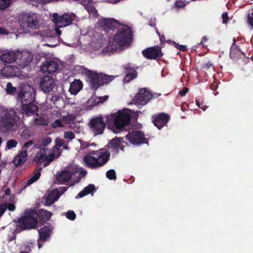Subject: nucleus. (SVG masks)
Instances as JSON below:
<instances>
[{
  "mask_svg": "<svg viewBox=\"0 0 253 253\" xmlns=\"http://www.w3.org/2000/svg\"><path fill=\"white\" fill-rule=\"evenodd\" d=\"M175 4L177 7H183L185 6V4L181 1H176Z\"/></svg>",
  "mask_w": 253,
  "mask_h": 253,
  "instance_id": "nucleus-56",
  "label": "nucleus"
},
{
  "mask_svg": "<svg viewBox=\"0 0 253 253\" xmlns=\"http://www.w3.org/2000/svg\"><path fill=\"white\" fill-rule=\"evenodd\" d=\"M59 197L57 193L55 192H50L46 198L45 205L50 206L55 201L58 200Z\"/></svg>",
  "mask_w": 253,
  "mask_h": 253,
  "instance_id": "nucleus-34",
  "label": "nucleus"
},
{
  "mask_svg": "<svg viewBox=\"0 0 253 253\" xmlns=\"http://www.w3.org/2000/svg\"><path fill=\"white\" fill-rule=\"evenodd\" d=\"M20 122L17 109L3 108L0 113V131L7 133L15 129Z\"/></svg>",
  "mask_w": 253,
  "mask_h": 253,
  "instance_id": "nucleus-3",
  "label": "nucleus"
},
{
  "mask_svg": "<svg viewBox=\"0 0 253 253\" xmlns=\"http://www.w3.org/2000/svg\"><path fill=\"white\" fill-rule=\"evenodd\" d=\"M153 123L159 129L166 126L170 120V116L168 114L160 113L152 116Z\"/></svg>",
  "mask_w": 253,
  "mask_h": 253,
  "instance_id": "nucleus-10",
  "label": "nucleus"
},
{
  "mask_svg": "<svg viewBox=\"0 0 253 253\" xmlns=\"http://www.w3.org/2000/svg\"><path fill=\"white\" fill-rule=\"evenodd\" d=\"M152 94L145 88H141L133 99L136 105H145L152 97Z\"/></svg>",
  "mask_w": 253,
  "mask_h": 253,
  "instance_id": "nucleus-9",
  "label": "nucleus"
},
{
  "mask_svg": "<svg viewBox=\"0 0 253 253\" xmlns=\"http://www.w3.org/2000/svg\"><path fill=\"white\" fill-rule=\"evenodd\" d=\"M55 154L54 153H52L51 154H49V151L48 150V154L47 155V158L45 160V162L43 164L44 167H46L49 165L54 159Z\"/></svg>",
  "mask_w": 253,
  "mask_h": 253,
  "instance_id": "nucleus-38",
  "label": "nucleus"
},
{
  "mask_svg": "<svg viewBox=\"0 0 253 253\" xmlns=\"http://www.w3.org/2000/svg\"><path fill=\"white\" fill-rule=\"evenodd\" d=\"M87 3L84 2L82 4L84 5L85 9L87 11L89 14H92L93 16L96 17L98 16V11L95 9L91 3L90 0H86Z\"/></svg>",
  "mask_w": 253,
  "mask_h": 253,
  "instance_id": "nucleus-31",
  "label": "nucleus"
},
{
  "mask_svg": "<svg viewBox=\"0 0 253 253\" xmlns=\"http://www.w3.org/2000/svg\"><path fill=\"white\" fill-rule=\"evenodd\" d=\"M63 137L65 139H68L70 140H72L75 138V135L72 131H67L64 132Z\"/></svg>",
  "mask_w": 253,
  "mask_h": 253,
  "instance_id": "nucleus-43",
  "label": "nucleus"
},
{
  "mask_svg": "<svg viewBox=\"0 0 253 253\" xmlns=\"http://www.w3.org/2000/svg\"><path fill=\"white\" fill-rule=\"evenodd\" d=\"M17 59V53L14 51H8L0 55V60L5 63L14 62Z\"/></svg>",
  "mask_w": 253,
  "mask_h": 253,
  "instance_id": "nucleus-26",
  "label": "nucleus"
},
{
  "mask_svg": "<svg viewBox=\"0 0 253 253\" xmlns=\"http://www.w3.org/2000/svg\"><path fill=\"white\" fill-rule=\"evenodd\" d=\"M18 64L22 68L27 67L30 65L33 59V54L27 51L18 52L17 53V59Z\"/></svg>",
  "mask_w": 253,
  "mask_h": 253,
  "instance_id": "nucleus-16",
  "label": "nucleus"
},
{
  "mask_svg": "<svg viewBox=\"0 0 253 253\" xmlns=\"http://www.w3.org/2000/svg\"><path fill=\"white\" fill-rule=\"evenodd\" d=\"M40 86L44 92H49L52 91L54 87V79L48 76H44L42 78Z\"/></svg>",
  "mask_w": 253,
  "mask_h": 253,
  "instance_id": "nucleus-18",
  "label": "nucleus"
},
{
  "mask_svg": "<svg viewBox=\"0 0 253 253\" xmlns=\"http://www.w3.org/2000/svg\"><path fill=\"white\" fill-rule=\"evenodd\" d=\"M66 216L68 219L74 220L76 217V215L74 211H69L66 212Z\"/></svg>",
  "mask_w": 253,
  "mask_h": 253,
  "instance_id": "nucleus-44",
  "label": "nucleus"
},
{
  "mask_svg": "<svg viewBox=\"0 0 253 253\" xmlns=\"http://www.w3.org/2000/svg\"><path fill=\"white\" fill-rule=\"evenodd\" d=\"M21 74V69L16 66H5L1 70V75L6 78L18 77Z\"/></svg>",
  "mask_w": 253,
  "mask_h": 253,
  "instance_id": "nucleus-15",
  "label": "nucleus"
},
{
  "mask_svg": "<svg viewBox=\"0 0 253 253\" xmlns=\"http://www.w3.org/2000/svg\"><path fill=\"white\" fill-rule=\"evenodd\" d=\"M196 103L198 107L202 109L203 111H205L207 109V107L205 105H203V104H201L199 101L196 100Z\"/></svg>",
  "mask_w": 253,
  "mask_h": 253,
  "instance_id": "nucleus-51",
  "label": "nucleus"
},
{
  "mask_svg": "<svg viewBox=\"0 0 253 253\" xmlns=\"http://www.w3.org/2000/svg\"><path fill=\"white\" fill-rule=\"evenodd\" d=\"M33 144V141L31 140L26 142L23 146V147L26 149H28L30 146Z\"/></svg>",
  "mask_w": 253,
  "mask_h": 253,
  "instance_id": "nucleus-52",
  "label": "nucleus"
},
{
  "mask_svg": "<svg viewBox=\"0 0 253 253\" xmlns=\"http://www.w3.org/2000/svg\"><path fill=\"white\" fill-rule=\"evenodd\" d=\"M18 21L21 27L29 31H36L40 27L37 15L34 12H22L18 16Z\"/></svg>",
  "mask_w": 253,
  "mask_h": 253,
  "instance_id": "nucleus-6",
  "label": "nucleus"
},
{
  "mask_svg": "<svg viewBox=\"0 0 253 253\" xmlns=\"http://www.w3.org/2000/svg\"><path fill=\"white\" fill-rule=\"evenodd\" d=\"M28 155L27 150H22L14 158L12 163L16 167L23 164L27 159Z\"/></svg>",
  "mask_w": 253,
  "mask_h": 253,
  "instance_id": "nucleus-22",
  "label": "nucleus"
},
{
  "mask_svg": "<svg viewBox=\"0 0 253 253\" xmlns=\"http://www.w3.org/2000/svg\"><path fill=\"white\" fill-rule=\"evenodd\" d=\"M123 139V138L116 137L109 143L108 147L106 146L103 148L98 150L90 151L89 154L83 158V161L86 166L91 169H96L104 166L110 158V153L108 148L118 149Z\"/></svg>",
  "mask_w": 253,
  "mask_h": 253,
  "instance_id": "nucleus-1",
  "label": "nucleus"
},
{
  "mask_svg": "<svg viewBox=\"0 0 253 253\" xmlns=\"http://www.w3.org/2000/svg\"><path fill=\"white\" fill-rule=\"evenodd\" d=\"M77 171V170L72 171L67 169L63 170L57 175L56 179L60 183L69 181L71 179L72 175Z\"/></svg>",
  "mask_w": 253,
  "mask_h": 253,
  "instance_id": "nucleus-23",
  "label": "nucleus"
},
{
  "mask_svg": "<svg viewBox=\"0 0 253 253\" xmlns=\"http://www.w3.org/2000/svg\"><path fill=\"white\" fill-rule=\"evenodd\" d=\"M157 33L158 34L160 37V40L161 42H163L165 40V37L164 35H160V33L158 32V31H157Z\"/></svg>",
  "mask_w": 253,
  "mask_h": 253,
  "instance_id": "nucleus-61",
  "label": "nucleus"
},
{
  "mask_svg": "<svg viewBox=\"0 0 253 253\" xmlns=\"http://www.w3.org/2000/svg\"><path fill=\"white\" fill-rule=\"evenodd\" d=\"M53 127L55 128L56 127H63V124L60 120H56L55 122L52 124Z\"/></svg>",
  "mask_w": 253,
  "mask_h": 253,
  "instance_id": "nucleus-48",
  "label": "nucleus"
},
{
  "mask_svg": "<svg viewBox=\"0 0 253 253\" xmlns=\"http://www.w3.org/2000/svg\"><path fill=\"white\" fill-rule=\"evenodd\" d=\"M8 34V31L5 28L0 27V35H7Z\"/></svg>",
  "mask_w": 253,
  "mask_h": 253,
  "instance_id": "nucleus-57",
  "label": "nucleus"
},
{
  "mask_svg": "<svg viewBox=\"0 0 253 253\" xmlns=\"http://www.w3.org/2000/svg\"><path fill=\"white\" fill-rule=\"evenodd\" d=\"M48 154V149H41L37 152L34 157L33 161L38 164H41L44 162L47 158V155Z\"/></svg>",
  "mask_w": 253,
  "mask_h": 253,
  "instance_id": "nucleus-25",
  "label": "nucleus"
},
{
  "mask_svg": "<svg viewBox=\"0 0 253 253\" xmlns=\"http://www.w3.org/2000/svg\"><path fill=\"white\" fill-rule=\"evenodd\" d=\"M106 123L104 122L102 117L93 118L89 122L90 129L95 135L103 133L106 127Z\"/></svg>",
  "mask_w": 253,
  "mask_h": 253,
  "instance_id": "nucleus-8",
  "label": "nucleus"
},
{
  "mask_svg": "<svg viewBox=\"0 0 253 253\" xmlns=\"http://www.w3.org/2000/svg\"><path fill=\"white\" fill-rule=\"evenodd\" d=\"M173 45H174V46L176 48H177V49H178L180 51L185 52L187 50V47L186 46V45H180L178 43H177L176 42H173Z\"/></svg>",
  "mask_w": 253,
  "mask_h": 253,
  "instance_id": "nucleus-45",
  "label": "nucleus"
},
{
  "mask_svg": "<svg viewBox=\"0 0 253 253\" xmlns=\"http://www.w3.org/2000/svg\"><path fill=\"white\" fill-rule=\"evenodd\" d=\"M99 27L106 31L114 30L119 26V22L114 19L103 18L98 21Z\"/></svg>",
  "mask_w": 253,
  "mask_h": 253,
  "instance_id": "nucleus-17",
  "label": "nucleus"
},
{
  "mask_svg": "<svg viewBox=\"0 0 253 253\" xmlns=\"http://www.w3.org/2000/svg\"><path fill=\"white\" fill-rule=\"evenodd\" d=\"M17 145V142L16 140L11 139L7 141L6 143V147L8 149H11L13 148L16 147Z\"/></svg>",
  "mask_w": 253,
  "mask_h": 253,
  "instance_id": "nucleus-42",
  "label": "nucleus"
},
{
  "mask_svg": "<svg viewBox=\"0 0 253 253\" xmlns=\"http://www.w3.org/2000/svg\"><path fill=\"white\" fill-rule=\"evenodd\" d=\"M42 241L41 240H39V238L38 240V248L40 249L42 246V244L41 243Z\"/></svg>",
  "mask_w": 253,
  "mask_h": 253,
  "instance_id": "nucleus-64",
  "label": "nucleus"
},
{
  "mask_svg": "<svg viewBox=\"0 0 253 253\" xmlns=\"http://www.w3.org/2000/svg\"><path fill=\"white\" fill-rule=\"evenodd\" d=\"M21 104L33 103L35 99L36 92L33 88H30L28 91L22 89L17 95Z\"/></svg>",
  "mask_w": 253,
  "mask_h": 253,
  "instance_id": "nucleus-14",
  "label": "nucleus"
},
{
  "mask_svg": "<svg viewBox=\"0 0 253 253\" xmlns=\"http://www.w3.org/2000/svg\"><path fill=\"white\" fill-rule=\"evenodd\" d=\"M53 230V227L49 224L47 226H44L40 229L38 230L39 234V240L42 242L47 241V239L50 236Z\"/></svg>",
  "mask_w": 253,
  "mask_h": 253,
  "instance_id": "nucleus-20",
  "label": "nucleus"
},
{
  "mask_svg": "<svg viewBox=\"0 0 253 253\" xmlns=\"http://www.w3.org/2000/svg\"><path fill=\"white\" fill-rule=\"evenodd\" d=\"M6 91L7 94L13 95L16 91V88L13 86L11 83H8L6 87Z\"/></svg>",
  "mask_w": 253,
  "mask_h": 253,
  "instance_id": "nucleus-37",
  "label": "nucleus"
},
{
  "mask_svg": "<svg viewBox=\"0 0 253 253\" xmlns=\"http://www.w3.org/2000/svg\"><path fill=\"white\" fill-rule=\"evenodd\" d=\"M95 187L93 184H90L84 188L76 196V198H82L88 194L91 193L95 190Z\"/></svg>",
  "mask_w": 253,
  "mask_h": 253,
  "instance_id": "nucleus-30",
  "label": "nucleus"
},
{
  "mask_svg": "<svg viewBox=\"0 0 253 253\" xmlns=\"http://www.w3.org/2000/svg\"><path fill=\"white\" fill-rule=\"evenodd\" d=\"M6 207L7 206H6V203H4L0 205V217L5 211Z\"/></svg>",
  "mask_w": 253,
  "mask_h": 253,
  "instance_id": "nucleus-47",
  "label": "nucleus"
},
{
  "mask_svg": "<svg viewBox=\"0 0 253 253\" xmlns=\"http://www.w3.org/2000/svg\"><path fill=\"white\" fill-rule=\"evenodd\" d=\"M123 67L126 73V75L123 80L124 83H128L137 77V72L136 70L133 67H132L130 64L127 63L124 65Z\"/></svg>",
  "mask_w": 253,
  "mask_h": 253,
  "instance_id": "nucleus-19",
  "label": "nucleus"
},
{
  "mask_svg": "<svg viewBox=\"0 0 253 253\" xmlns=\"http://www.w3.org/2000/svg\"><path fill=\"white\" fill-rule=\"evenodd\" d=\"M188 91L189 88L188 87H185L179 92V94L181 97L184 96L188 93Z\"/></svg>",
  "mask_w": 253,
  "mask_h": 253,
  "instance_id": "nucleus-49",
  "label": "nucleus"
},
{
  "mask_svg": "<svg viewBox=\"0 0 253 253\" xmlns=\"http://www.w3.org/2000/svg\"><path fill=\"white\" fill-rule=\"evenodd\" d=\"M41 170L42 168H40V169H36L34 170L33 173V175L27 181V185H30L33 184L40 178L41 175L40 171Z\"/></svg>",
  "mask_w": 253,
  "mask_h": 253,
  "instance_id": "nucleus-33",
  "label": "nucleus"
},
{
  "mask_svg": "<svg viewBox=\"0 0 253 253\" xmlns=\"http://www.w3.org/2000/svg\"><path fill=\"white\" fill-rule=\"evenodd\" d=\"M51 142V138H47L43 141L42 145L44 146H46L48 145L49 143H50Z\"/></svg>",
  "mask_w": 253,
  "mask_h": 253,
  "instance_id": "nucleus-55",
  "label": "nucleus"
},
{
  "mask_svg": "<svg viewBox=\"0 0 253 253\" xmlns=\"http://www.w3.org/2000/svg\"><path fill=\"white\" fill-rule=\"evenodd\" d=\"M10 192H11V190H10V188H6L5 190V195H8V196L10 194Z\"/></svg>",
  "mask_w": 253,
  "mask_h": 253,
  "instance_id": "nucleus-62",
  "label": "nucleus"
},
{
  "mask_svg": "<svg viewBox=\"0 0 253 253\" xmlns=\"http://www.w3.org/2000/svg\"><path fill=\"white\" fill-rule=\"evenodd\" d=\"M142 54L144 57L150 60L156 59L163 55L161 48L159 46L148 47L142 51Z\"/></svg>",
  "mask_w": 253,
  "mask_h": 253,
  "instance_id": "nucleus-11",
  "label": "nucleus"
},
{
  "mask_svg": "<svg viewBox=\"0 0 253 253\" xmlns=\"http://www.w3.org/2000/svg\"><path fill=\"white\" fill-rule=\"evenodd\" d=\"M222 18L223 20V23H226L229 19L227 13H222Z\"/></svg>",
  "mask_w": 253,
  "mask_h": 253,
  "instance_id": "nucleus-53",
  "label": "nucleus"
},
{
  "mask_svg": "<svg viewBox=\"0 0 253 253\" xmlns=\"http://www.w3.org/2000/svg\"><path fill=\"white\" fill-rule=\"evenodd\" d=\"M52 149L54 151H58V156H60L61 155V152H59V150H60V148H58V147H56V144H55V146L53 147Z\"/></svg>",
  "mask_w": 253,
  "mask_h": 253,
  "instance_id": "nucleus-60",
  "label": "nucleus"
},
{
  "mask_svg": "<svg viewBox=\"0 0 253 253\" xmlns=\"http://www.w3.org/2000/svg\"><path fill=\"white\" fill-rule=\"evenodd\" d=\"M108 98V96H104L103 97H99V102H101V103H103L104 102H105V101H106Z\"/></svg>",
  "mask_w": 253,
  "mask_h": 253,
  "instance_id": "nucleus-59",
  "label": "nucleus"
},
{
  "mask_svg": "<svg viewBox=\"0 0 253 253\" xmlns=\"http://www.w3.org/2000/svg\"><path fill=\"white\" fill-rule=\"evenodd\" d=\"M125 137L130 143L134 145H140L148 142L144 133L139 130L130 131Z\"/></svg>",
  "mask_w": 253,
  "mask_h": 253,
  "instance_id": "nucleus-7",
  "label": "nucleus"
},
{
  "mask_svg": "<svg viewBox=\"0 0 253 253\" xmlns=\"http://www.w3.org/2000/svg\"><path fill=\"white\" fill-rule=\"evenodd\" d=\"M131 117L126 110H119L116 113L107 116V125H112L117 130L122 131L126 126L129 125Z\"/></svg>",
  "mask_w": 253,
  "mask_h": 253,
  "instance_id": "nucleus-4",
  "label": "nucleus"
},
{
  "mask_svg": "<svg viewBox=\"0 0 253 253\" xmlns=\"http://www.w3.org/2000/svg\"><path fill=\"white\" fill-rule=\"evenodd\" d=\"M59 65L57 62L53 61H49L41 66V70L42 72H47L51 74L56 71Z\"/></svg>",
  "mask_w": 253,
  "mask_h": 253,
  "instance_id": "nucleus-27",
  "label": "nucleus"
},
{
  "mask_svg": "<svg viewBox=\"0 0 253 253\" xmlns=\"http://www.w3.org/2000/svg\"><path fill=\"white\" fill-rule=\"evenodd\" d=\"M247 23L252 29H253V8L247 15Z\"/></svg>",
  "mask_w": 253,
  "mask_h": 253,
  "instance_id": "nucleus-40",
  "label": "nucleus"
},
{
  "mask_svg": "<svg viewBox=\"0 0 253 253\" xmlns=\"http://www.w3.org/2000/svg\"><path fill=\"white\" fill-rule=\"evenodd\" d=\"M86 76L87 77L86 81L91 89L96 90L100 86L99 73L95 71L89 70L86 72Z\"/></svg>",
  "mask_w": 253,
  "mask_h": 253,
  "instance_id": "nucleus-12",
  "label": "nucleus"
},
{
  "mask_svg": "<svg viewBox=\"0 0 253 253\" xmlns=\"http://www.w3.org/2000/svg\"><path fill=\"white\" fill-rule=\"evenodd\" d=\"M38 220L37 214L35 211L29 210L25 211L23 215L18 219L17 224L16 231L20 232L23 230H30L35 228Z\"/></svg>",
  "mask_w": 253,
  "mask_h": 253,
  "instance_id": "nucleus-5",
  "label": "nucleus"
},
{
  "mask_svg": "<svg viewBox=\"0 0 253 253\" xmlns=\"http://www.w3.org/2000/svg\"><path fill=\"white\" fill-rule=\"evenodd\" d=\"M115 29L117 31L114 35L113 43L111 44L109 42L104 49L107 53L116 51L132 42V32L128 26L119 23V26Z\"/></svg>",
  "mask_w": 253,
  "mask_h": 253,
  "instance_id": "nucleus-2",
  "label": "nucleus"
},
{
  "mask_svg": "<svg viewBox=\"0 0 253 253\" xmlns=\"http://www.w3.org/2000/svg\"><path fill=\"white\" fill-rule=\"evenodd\" d=\"M21 111L23 114L30 115L37 112L38 108L34 103H22Z\"/></svg>",
  "mask_w": 253,
  "mask_h": 253,
  "instance_id": "nucleus-24",
  "label": "nucleus"
},
{
  "mask_svg": "<svg viewBox=\"0 0 253 253\" xmlns=\"http://www.w3.org/2000/svg\"><path fill=\"white\" fill-rule=\"evenodd\" d=\"M6 206H7L6 209H8L10 211H14L15 209V206L13 203H6Z\"/></svg>",
  "mask_w": 253,
  "mask_h": 253,
  "instance_id": "nucleus-50",
  "label": "nucleus"
},
{
  "mask_svg": "<svg viewBox=\"0 0 253 253\" xmlns=\"http://www.w3.org/2000/svg\"><path fill=\"white\" fill-rule=\"evenodd\" d=\"M36 211L37 214L38 223L41 225H43L46 221L49 220L52 214L51 212L42 209Z\"/></svg>",
  "mask_w": 253,
  "mask_h": 253,
  "instance_id": "nucleus-21",
  "label": "nucleus"
},
{
  "mask_svg": "<svg viewBox=\"0 0 253 253\" xmlns=\"http://www.w3.org/2000/svg\"><path fill=\"white\" fill-rule=\"evenodd\" d=\"M83 83L80 80H75L71 83L69 91L71 94H77L82 88Z\"/></svg>",
  "mask_w": 253,
  "mask_h": 253,
  "instance_id": "nucleus-29",
  "label": "nucleus"
},
{
  "mask_svg": "<svg viewBox=\"0 0 253 253\" xmlns=\"http://www.w3.org/2000/svg\"><path fill=\"white\" fill-rule=\"evenodd\" d=\"M230 56L232 59L236 58H242V56L246 57L245 54L242 52L238 46L235 43H232L230 47Z\"/></svg>",
  "mask_w": 253,
  "mask_h": 253,
  "instance_id": "nucleus-28",
  "label": "nucleus"
},
{
  "mask_svg": "<svg viewBox=\"0 0 253 253\" xmlns=\"http://www.w3.org/2000/svg\"><path fill=\"white\" fill-rule=\"evenodd\" d=\"M34 123L39 126H46L48 123V121L44 117H40L34 121Z\"/></svg>",
  "mask_w": 253,
  "mask_h": 253,
  "instance_id": "nucleus-36",
  "label": "nucleus"
},
{
  "mask_svg": "<svg viewBox=\"0 0 253 253\" xmlns=\"http://www.w3.org/2000/svg\"><path fill=\"white\" fill-rule=\"evenodd\" d=\"M211 63L210 62H208L207 63L204 64L202 67L203 69H208L211 67Z\"/></svg>",
  "mask_w": 253,
  "mask_h": 253,
  "instance_id": "nucleus-58",
  "label": "nucleus"
},
{
  "mask_svg": "<svg viewBox=\"0 0 253 253\" xmlns=\"http://www.w3.org/2000/svg\"><path fill=\"white\" fill-rule=\"evenodd\" d=\"M32 249H33V244H30L26 247L25 250L21 251L20 253H30Z\"/></svg>",
  "mask_w": 253,
  "mask_h": 253,
  "instance_id": "nucleus-46",
  "label": "nucleus"
},
{
  "mask_svg": "<svg viewBox=\"0 0 253 253\" xmlns=\"http://www.w3.org/2000/svg\"><path fill=\"white\" fill-rule=\"evenodd\" d=\"M106 175L110 180H115L117 178L115 170L113 169L108 170L106 172Z\"/></svg>",
  "mask_w": 253,
  "mask_h": 253,
  "instance_id": "nucleus-39",
  "label": "nucleus"
},
{
  "mask_svg": "<svg viewBox=\"0 0 253 253\" xmlns=\"http://www.w3.org/2000/svg\"><path fill=\"white\" fill-rule=\"evenodd\" d=\"M90 146V143L84 142L81 143V147L82 149H85Z\"/></svg>",
  "mask_w": 253,
  "mask_h": 253,
  "instance_id": "nucleus-54",
  "label": "nucleus"
},
{
  "mask_svg": "<svg viewBox=\"0 0 253 253\" xmlns=\"http://www.w3.org/2000/svg\"><path fill=\"white\" fill-rule=\"evenodd\" d=\"M11 0H0V9L7 8L11 3Z\"/></svg>",
  "mask_w": 253,
  "mask_h": 253,
  "instance_id": "nucleus-41",
  "label": "nucleus"
},
{
  "mask_svg": "<svg viewBox=\"0 0 253 253\" xmlns=\"http://www.w3.org/2000/svg\"><path fill=\"white\" fill-rule=\"evenodd\" d=\"M99 74L100 86L109 83L115 79V76H109L102 73Z\"/></svg>",
  "mask_w": 253,
  "mask_h": 253,
  "instance_id": "nucleus-32",
  "label": "nucleus"
},
{
  "mask_svg": "<svg viewBox=\"0 0 253 253\" xmlns=\"http://www.w3.org/2000/svg\"><path fill=\"white\" fill-rule=\"evenodd\" d=\"M208 41V39L206 38V37H203L202 38V41L200 43H199V45L203 44V42H206Z\"/></svg>",
  "mask_w": 253,
  "mask_h": 253,
  "instance_id": "nucleus-63",
  "label": "nucleus"
},
{
  "mask_svg": "<svg viewBox=\"0 0 253 253\" xmlns=\"http://www.w3.org/2000/svg\"><path fill=\"white\" fill-rule=\"evenodd\" d=\"M55 143L56 144V147L58 148H61L62 147H63L64 149L66 150H68L69 141L66 142L63 139H60L59 138H57L55 140Z\"/></svg>",
  "mask_w": 253,
  "mask_h": 253,
  "instance_id": "nucleus-35",
  "label": "nucleus"
},
{
  "mask_svg": "<svg viewBox=\"0 0 253 253\" xmlns=\"http://www.w3.org/2000/svg\"><path fill=\"white\" fill-rule=\"evenodd\" d=\"M53 18L56 26L59 28L67 26L73 22V19L71 15L65 13L62 16H59L57 13H54Z\"/></svg>",
  "mask_w": 253,
  "mask_h": 253,
  "instance_id": "nucleus-13",
  "label": "nucleus"
}]
</instances>
